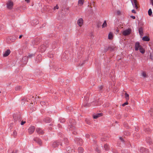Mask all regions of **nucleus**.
I'll return each mask as SVG.
<instances>
[{"mask_svg":"<svg viewBox=\"0 0 153 153\" xmlns=\"http://www.w3.org/2000/svg\"><path fill=\"white\" fill-rule=\"evenodd\" d=\"M4 25H0V30H2L4 29Z\"/></svg>","mask_w":153,"mask_h":153,"instance_id":"3c124183","label":"nucleus"},{"mask_svg":"<svg viewBox=\"0 0 153 153\" xmlns=\"http://www.w3.org/2000/svg\"><path fill=\"white\" fill-rule=\"evenodd\" d=\"M76 124V122L75 120L73 119H70L68 123V127L69 130L73 131L75 128V125Z\"/></svg>","mask_w":153,"mask_h":153,"instance_id":"f257e3e1","label":"nucleus"},{"mask_svg":"<svg viewBox=\"0 0 153 153\" xmlns=\"http://www.w3.org/2000/svg\"><path fill=\"white\" fill-rule=\"evenodd\" d=\"M142 76L144 77H146V74L145 72H143L142 73Z\"/></svg>","mask_w":153,"mask_h":153,"instance_id":"5fc2aeb1","label":"nucleus"},{"mask_svg":"<svg viewBox=\"0 0 153 153\" xmlns=\"http://www.w3.org/2000/svg\"><path fill=\"white\" fill-rule=\"evenodd\" d=\"M130 17L131 18H132L133 19H135V16H130Z\"/></svg>","mask_w":153,"mask_h":153,"instance_id":"69168bd1","label":"nucleus"},{"mask_svg":"<svg viewBox=\"0 0 153 153\" xmlns=\"http://www.w3.org/2000/svg\"><path fill=\"white\" fill-rule=\"evenodd\" d=\"M131 30L130 28H128V29L124 30L122 32L123 34L125 36H127L131 33Z\"/></svg>","mask_w":153,"mask_h":153,"instance_id":"20e7f679","label":"nucleus"},{"mask_svg":"<svg viewBox=\"0 0 153 153\" xmlns=\"http://www.w3.org/2000/svg\"><path fill=\"white\" fill-rule=\"evenodd\" d=\"M123 125L125 127H126V128L128 129L129 128V126L128 125L127 123H126L125 122L124 124Z\"/></svg>","mask_w":153,"mask_h":153,"instance_id":"a19ab883","label":"nucleus"},{"mask_svg":"<svg viewBox=\"0 0 153 153\" xmlns=\"http://www.w3.org/2000/svg\"><path fill=\"white\" fill-rule=\"evenodd\" d=\"M13 136L14 137H16L17 135L16 132V131H14L13 132Z\"/></svg>","mask_w":153,"mask_h":153,"instance_id":"864d4df0","label":"nucleus"},{"mask_svg":"<svg viewBox=\"0 0 153 153\" xmlns=\"http://www.w3.org/2000/svg\"><path fill=\"white\" fill-rule=\"evenodd\" d=\"M71 150V148L69 147H68L67 148V149H66V150L68 151V152H70V151Z\"/></svg>","mask_w":153,"mask_h":153,"instance_id":"6e6d98bb","label":"nucleus"},{"mask_svg":"<svg viewBox=\"0 0 153 153\" xmlns=\"http://www.w3.org/2000/svg\"><path fill=\"white\" fill-rule=\"evenodd\" d=\"M108 51H109L108 47L106 46L104 47V50L102 51V53H105Z\"/></svg>","mask_w":153,"mask_h":153,"instance_id":"f704fd0d","label":"nucleus"},{"mask_svg":"<svg viewBox=\"0 0 153 153\" xmlns=\"http://www.w3.org/2000/svg\"><path fill=\"white\" fill-rule=\"evenodd\" d=\"M22 36H23V35H20L19 36V39H21L22 38Z\"/></svg>","mask_w":153,"mask_h":153,"instance_id":"338daca9","label":"nucleus"},{"mask_svg":"<svg viewBox=\"0 0 153 153\" xmlns=\"http://www.w3.org/2000/svg\"><path fill=\"white\" fill-rule=\"evenodd\" d=\"M37 24H38V22L36 20H34L33 21H32L31 24L33 25H36Z\"/></svg>","mask_w":153,"mask_h":153,"instance_id":"c9c22d12","label":"nucleus"},{"mask_svg":"<svg viewBox=\"0 0 153 153\" xmlns=\"http://www.w3.org/2000/svg\"><path fill=\"white\" fill-rule=\"evenodd\" d=\"M128 102L127 101L126 102L124 103H123L122 105L124 107V106H125L126 105H128Z\"/></svg>","mask_w":153,"mask_h":153,"instance_id":"603ef678","label":"nucleus"},{"mask_svg":"<svg viewBox=\"0 0 153 153\" xmlns=\"http://www.w3.org/2000/svg\"><path fill=\"white\" fill-rule=\"evenodd\" d=\"M83 23V20L82 18H79L77 21V24L80 27L82 26Z\"/></svg>","mask_w":153,"mask_h":153,"instance_id":"f3484780","label":"nucleus"},{"mask_svg":"<svg viewBox=\"0 0 153 153\" xmlns=\"http://www.w3.org/2000/svg\"><path fill=\"white\" fill-rule=\"evenodd\" d=\"M78 150L79 153H82L83 152V149L82 147H79L78 148Z\"/></svg>","mask_w":153,"mask_h":153,"instance_id":"2f4dec72","label":"nucleus"},{"mask_svg":"<svg viewBox=\"0 0 153 153\" xmlns=\"http://www.w3.org/2000/svg\"><path fill=\"white\" fill-rule=\"evenodd\" d=\"M140 151L141 153H148V150L143 147H141L140 149Z\"/></svg>","mask_w":153,"mask_h":153,"instance_id":"4468645a","label":"nucleus"},{"mask_svg":"<svg viewBox=\"0 0 153 153\" xmlns=\"http://www.w3.org/2000/svg\"><path fill=\"white\" fill-rule=\"evenodd\" d=\"M66 109L69 111H72L73 110V108L71 106H67Z\"/></svg>","mask_w":153,"mask_h":153,"instance_id":"c85d7f7f","label":"nucleus"},{"mask_svg":"<svg viewBox=\"0 0 153 153\" xmlns=\"http://www.w3.org/2000/svg\"><path fill=\"white\" fill-rule=\"evenodd\" d=\"M131 12L132 13H136V11L134 9H133V10H132Z\"/></svg>","mask_w":153,"mask_h":153,"instance_id":"0e129e2a","label":"nucleus"},{"mask_svg":"<svg viewBox=\"0 0 153 153\" xmlns=\"http://www.w3.org/2000/svg\"><path fill=\"white\" fill-rule=\"evenodd\" d=\"M139 50L143 54L145 53V50L143 49L142 46L140 47V48Z\"/></svg>","mask_w":153,"mask_h":153,"instance_id":"cd10ccee","label":"nucleus"},{"mask_svg":"<svg viewBox=\"0 0 153 153\" xmlns=\"http://www.w3.org/2000/svg\"><path fill=\"white\" fill-rule=\"evenodd\" d=\"M59 121L60 123H64L65 122V120L64 118H61L59 119Z\"/></svg>","mask_w":153,"mask_h":153,"instance_id":"c03bdc74","label":"nucleus"},{"mask_svg":"<svg viewBox=\"0 0 153 153\" xmlns=\"http://www.w3.org/2000/svg\"><path fill=\"white\" fill-rule=\"evenodd\" d=\"M36 131L37 133L39 134L42 135L44 133V131L40 128H37Z\"/></svg>","mask_w":153,"mask_h":153,"instance_id":"a211bd4d","label":"nucleus"},{"mask_svg":"<svg viewBox=\"0 0 153 153\" xmlns=\"http://www.w3.org/2000/svg\"><path fill=\"white\" fill-rule=\"evenodd\" d=\"M116 13L117 15L120 16L121 15V12L119 10H117Z\"/></svg>","mask_w":153,"mask_h":153,"instance_id":"de8ad7c7","label":"nucleus"},{"mask_svg":"<svg viewBox=\"0 0 153 153\" xmlns=\"http://www.w3.org/2000/svg\"><path fill=\"white\" fill-rule=\"evenodd\" d=\"M60 145L61 146H62V143H61L59 140H56L53 142L52 144V146L53 147L55 148L58 147V146Z\"/></svg>","mask_w":153,"mask_h":153,"instance_id":"7ed1b4c3","label":"nucleus"},{"mask_svg":"<svg viewBox=\"0 0 153 153\" xmlns=\"http://www.w3.org/2000/svg\"><path fill=\"white\" fill-rule=\"evenodd\" d=\"M142 46L140 45V43L138 42H137L135 43V50L136 51H137L139 50L140 47Z\"/></svg>","mask_w":153,"mask_h":153,"instance_id":"ddd939ff","label":"nucleus"},{"mask_svg":"<svg viewBox=\"0 0 153 153\" xmlns=\"http://www.w3.org/2000/svg\"><path fill=\"white\" fill-rule=\"evenodd\" d=\"M33 140L34 141L39 144L40 146L42 145V141L39 138L37 137H35L33 139Z\"/></svg>","mask_w":153,"mask_h":153,"instance_id":"dca6fc26","label":"nucleus"},{"mask_svg":"<svg viewBox=\"0 0 153 153\" xmlns=\"http://www.w3.org/2000/svg\"><path fill=\"white\" fill-rule=\"evenodd\" d=\"M113 38V33L111 32H110L108 35V39H111Z\"/></svg>","mask_w":153,"mask_h":153,"instance_id":"c756f323","label":"nucleus"},{"mask_svg":"<svg viewBox=\"0 0 153 153\" xmlns=\"http://www.w3.org/2000/svg\"><path fill=\"white\" fill-rule=\"evenodd\" d=\"M138 32L140 36H142L143 35V29L142 27H140L139 28Z\"/></svg>","mask_w":153,"mask_h":153,"instance_id":"5701e85b","label":"nucleus"},{"mask_svg":"<svg viewBox=\"0 0 153 153\" xmlns=\"http://www.w3.org/2000/svg\"><path fill=\"white\" fill-rule=\"evenodd\" d=\"M64 141L65 144L67 146L69 144V141L68 138H64Z\"/></svg>","mask_w":153,"mask_h":153,"instance_id":"393cba45","label":"nucleus"},{"mask_svg":"<svg viewBox=\"0 0 153 153\" xmlns=\"http://www.w3.org/2000/svg\"><path fill=\"white\" fill-rule=\"evenodd\" d=\"M84 0H79L78 1V4L80 6L83 4Z\"/></svg>","mask_w":153,"mask_h":153,"instance_id":"473e14b6","label":"nucleus"},{"mask_svg":"<svg viewBox=\"0 0 153 153\" xmlns=\"http://www.w3.org/2000/svg\"><path fill=\"white\" fill-rule=\"evenodd\" d=\"M13 117L14 122L17 123V122H20L22 119V117L20 115L13 114Z\"/></svg>","mask_w":153,"mask_h":153,"instance_id":"f03ea898","label":"nucleus"},{"mask_svg":"<svg viewBox=\"0 0 153 153\" xmlns=\"http://www.w3.org/2000/svg\"><path fill=\"white\" fill-rule=\"evenodd\" d=\"M10 50L9 49L7 50L6 51H5V53L3 54V56L4 57L7 56L10 54Z\"/></svg>","mask_w":153,"mask_h":153,"instance_id":"aec40b11","label":"nucleus"},{"mask_svg":"<svg viewBox=\"0 0 153 153\" xmlns=\"http://www.w3.org/2000/svg\"><path fill=\"white\" fill-rule=\"evenodd\" d=\"M48 46L47 45H45L44 44L41 45L40 47L38 48L40 50V51L42 52L45 51L46 48L47 47H48Z\"/></svg>","mask_w":153,"mask_h":153,"instance_id":"423d86ee","label":"nucleus"},{"mask_svg":"<svg viewBox=\"0 0 153 153\" xmlns=\"http://www.w3.org/2000/svg\"><path fill=\"white\" fill-rule=\"evenodd\" d=\"M16 37L15 36H10L7 39V42L9 43L11 42H14L16 39Z\"/></svg>","mask_w":153,"mask_h":153,"instance_id":"1a4fd4ad","label":"nucleus"},{"mask_svg":"<svg viewBox=\"0 0 153 153\" xmlns=\"http://www.w3.org/2000/svg\"><path fill=\"white\" fill-rule=\"evenodd\" d=\"M103 85H100L98 86V90L100 92H102L103 91Z\"/></svg>","mask_w":153,"mask_h":153,"instance_id":"412c9836","label":"nucleus"},{"mask_svg":"<svg viewBox=\"0 0 153 153\" xmlns=\"http://www.w3.org/2000/svg\"><path fill=\"white\" fill-rule=\"evenodd\" d=\"M150 59L153 60V53H150Z\"/></svg>","mask_w":153,"mask_h":153,"instance_id":"49530a36","label":"nucleus"},{"mask_svg":"<svg viewBox=\"0 0 153 153\" xmlns=\"http://www.w3.org/2000/svg\"><path fill=\"white\" fill-rule=\"evenodd\" d=\"M142 40L144 41H148L150 40V38L147 36H145L142 38Z\"/></svg>","mask_w":153,"mask_h":153,"instance_id":"b1692460","label":"nucleus"},{"mask_svg":"<svg viewBox=\"0 0 153 153\" xmlns=\"http://www.w3.org/2000/svg\"><path fill=\"white\" fill-rule=\"evenodd\" d=\"M120 140L122 142H124V140H123V138L122 137H120Z\"/></svg>","mask_w":153,"mask_h":153,"instance_id":"680f3d73","label":"nucleus"},{"mask_svg":"<svg viewBox=\"0 0 153 153\" xmlns=\"http://www.w3.org/2000/svg\"><path fill=\"white\" fill-rule=\"evenodd\" d=\"M150 3L153 6V0H150Z\"/></svg>","mask_w":153,"mask_h":153,"instance_id":"052dcab7","label":"nucleus"},{"mask_svg":"<svg viewBox=\"0 0 153 153\" xmlns=\"http://www.w3.org/2000/svg\"><path fill=\"white\" fill-rule=\"evenodd\" d=\"M40 42V39L39 38H36L33 40H32V43L33 45H37L39 44Z\"/></svg>","mask_w":153,"mask_h":153,"instance_id":"6e6552de","label":"nucleus"},{"mask_svg":"<svg viewBox=\"0 0 153 153\" xmlns=\"http://www.w3.org/2000/svg\"><path fill=\"white\" fill-rule=\"evenodd\" d=\"M28 60V58L27 56H25L22 58V59L21 60V61L23 64H27Z\"/></svg>","mask_w":153,"mask_h":153,"instance_id":"9d476101","label":"nucleus"},{"mask_svg":"<svg viewBox=\"0 0 153 153\" xmlns=\"http://www.w3.org/2000/svg\"><path fill=\"white\" fill-rule=\"evenodd\" d=\"M74 141L76 143L80 146H81L83 143V140L81 138L76 137L74 139Z\"/></svg>","mask_w":153,"mask_h":153,"instance_id":"39448f33","label":"nucleus"},{"mask_svg":"<svg viewBox=\"0 0 153 153\" xmlns=\"http://www.w3.org/2000/svg\"><path fill=\"white\" fill-rule=\"evenodd\" d=\"M131 1L132 5L133 6H134L135 7L136 9H138L139 7L137 6V1L136 0H133V1L131 0Z\"/></svg>","mask_w":153,"mask_h":153,"instance_id":"2eb2a0df","label":"nucleus"},{"mask_svg":"<svg viewBox=\"0 0 153 153\" xmlns=\"http://www.w3.org/2000/svg\"><path fill=\"white\" fill-rule=\"evenodd\" d=\"M18 152V150H15L13 151L11 153H17Z\"/></svg>","mask_w":153,"mask_h":153,"instance_id":"bf43d9fd","label":"nucleus"},{"mask_svg":"<svg viewBox=\"0 0 153 153\" xmlns=\"http://www.w3.org/2000/svg\"><path fill=\"white\" fill-rule=\"evenodd\" d=\"M108 49L110 51H112L114 49V47L113 46H108Z\"/></svg>","mask_w":153,"mask_h":153,"instance_id":"e433bc0d","label":"nucleus"},{"mask_svg":"<svg viewBox=\"0 0 153 153\" xmlns=\"http://www.w3.org/2000/svg\"><path fill=\"white\" fill-rule=\"evenodd\" d=\"M90 135L89 134H87L85 135V137L87 138H89Z\"/></svg>","mask_w":153,"mask_h":153,"instance_id":"4d7b16f0","label":"nucleus"},{"mask_svg":"<svg viewBox=\"0 0 153 153\" xmlns=\"http://www.w3.org/2000/svg\"><path fill=\"white\" fill-rule=\"evenodd\" d=\"M42 56L41 54H39L36 57L35 59V62L36 63H40L42 60Z\"/></svg>","mask_w":153,"mask_h":153,"instance_id":"0eeeda50","label":"nucleus"},{"mask_svg":"<svg viewBox=\"0 0 153 153\" xmlns=\"http://www.w3.org/2000/svg\"><path fill=\"white\" fill-rule=\"evenodd\" d=\"M25 123H26V122L25 121H22L21 122V124L22 125H23Z\"/></svg>","mask_w":153,"mask_h":153,"instance_id":"13d9d810","label":"nucleus"},{"mask_svg":"<svg viewBox=\"0 0 153 153\" xmlns=\"http://www.w3.org/2000/svg\"><path fill=\"white\" fill-rule=\"evenodd\" d=\"M125 96L126 99L127 100H128L129 99V95L126 93L125 94Z\"/></svg>","mask_w":153,"mask_h":153,"instance_id":"a18cd8bd","label":"nucleus"},{"mask_svg":"<svg viewBox=\"0 0 153 153\" xmlns=\"http://www.w3.org/2000/svg\"><path fill=\"white\" fill-rule=\"evenodd\" d=\"M7 7L8 9H11L13 6V3L10 1H9L7 4Z\"/></svg>","mask_w":153,"mask_h":153,"instance_id":"9b49d317","label":"nucleus"},{"mask_svg":"<svg viewBox=\"0 0 153 153\" xmlns=\"http://www.w3.org/2000/svg\"><path fill=\"white\" fill-rule=\"evenodd\" d=\"M21 88H22V87L21 86H16L15 87V89L16 91H18L20 90L21 89Z\"/></svg>","mask_w":153,"mask_h":153,"instance_id":"4c0bfd02","label":"nucleus"},{"mask_svg":"<svg viewBox=\"0 0 153 153\" xmlns=\"http://www.w3.org/2000/svg\"><path fill=\"white\" fill-rule=\"evenodd\" d=\"M83 105L84 107H86L88 106V104H84Z\"/></svg>","mask_w":153,"mask_h":153,"instance_id":"774afa93","label":"nucleus"},{"mask_svg":"<svg viewBox=\"0 0 153 153\" xmlns=\"http://www.w3.org/2000/svg\"><path fill=\"white\" fill-rule=\"evenodd\" d=\"M35 128L34 126H32L30 127L28 129V132L30 134L33 133L34 131Z\"/></svg>","mask_w":153,"mask_h":153,"instance_id":"f8f14e48","label":"nucleus"},{"mask_svg":"<svg viewBox=\"0 0 153 153\" xmlns=\"http://www.w3.org/2000/svg\"><path fill=\"white\" fill-rule=\"evenodd\" d=\"M51 119L49 117H46L43 119V121L47 123H50L51 121Z\"/></svg>","mask_w":153,"mask_h":153,"instance_id":"4be33fe9","label":"nucleus"},{"mask_svg":"<svg viewBox=\"0 0 153 153\" xmlns=\"http://www.w3.org/2000/svg\"><path fill=\"white\" fill-rule=\"evenodd\" d=\"M104 147L105 150L108 151L109 150V146L107 144L104 145Z\"/></svg>","mask_w":153,"mask_h":153,"instance_id":"a878e982","label":"nucleus"},{"mask_svg":"<svg viewBox=\"0 0 153 153\" xmlns=\"http://www.w3.org/2000/svg\"><path fill=\"white\" fill-rule=\"evenodd\" d=\"M103 114L102 113H97L93 115V118L94 119H97V118L100 117Z\"/></svg>","mask_w":153,"mask_h":153,"instance_id":"6ab92c4d","label":"nucleus"},{"mask_svg":"<svg viewBox=\"0 0 153 153\" xmlns=\"http://www.w3.org/2000/svg\"><path fill=\"white\" fill-rule=\"evenodd\" d=\"M107 23L105 20L102 25V28H103L107 26Z\"/></svg>","mask_w":153,"mask_h":153,"instance_id":"58836bf2","label":"nucleus"},{"mask_svg":"<svg viewBox=\"0 0 153 153\" xmlns=\"http://www.w3.org/2000/svg\"><path fill=\"white\" fill-rule=\"evenodd\" d=\"M35 56V53H31V54L30 53H29L28 54V56H27L28 58H31L33 57H34Z\"/></svg>","mask_w":153,"mask_h":153,"instance_id":"7c9ffc66","label":"nucleus"},{"mask_svg":"<svg viewBox=\"0 0 153 153\" xmlns=\"http://www.w3.org/2000/svg\"><path fill=\"white\" fill-rule=\"evenodd\" d=\"M148 14L149 15V16H151L152 14V10L151 8H150L148 11Z\"/></svg>","mask_w":153,"mask_h":153,"instance_id":"ea45409f","label":"nucleus"},{"mask_svg":"<svg viewBox=\"0 0 153 153\" xmlns=\"http://www.w3.org/2000/svg\"><path fill=\"white\" fill-rule=\"evenodd\" d=\"M89 96V93H88L86 95L85 97V100H86V102H87L88 101Z\"/></svg>","mask_w":153,"mask_h":153,"instance_id":"72a5a7b5","label":"nucleus"},{"mask_svg":"<svg viewBox=\"0 0 153 153\" xmlns=\"http://www.w3.org/2000/svg\"><path fill=\"white\" fill-rule=\"evenodd\" d=\"M95 151H97L98 153H100V150L99 149V148L98 147H96L95 148Z\"/></svg>","mask_w":153,"mask_h":153,"instance_id":"8fccbe9b","label":"nucleus"},{"mask_svg":"<svg viewBox=\"0 0 153 153\" xmlns=\"http://www.w3.org/2000/svg\"><path fill=\"white\" fill-rule=\"evenodd\" d=\"M59 6H58V5H56L55 7H54V9H59Z\"/></svg>","mask_w":153,"mask_h":153,"instance_id":"e2e57ef3","label":"nucleus"},{"mask_svg":"<svg viewBox=\"0 0 153 153\" xmlns=\"http://www.w3.org/2000/svg\"><path fill=\"white\" fill-rule=\"evenodd\" d=\"M48 104V102H45L44 101H41L40 102V104L42 106H44L45 105H47Z\"/></svg>","mask_w":153,"mask_h":153,"instance_id":"bb28decb","label":"nucleus"},{"mask_svg":"<svg viewBox=\"0 0 153 153\" xmlns=\"http://www.w3.org/2000/svg\"><path fill=\"white\" fill-rule=\"evenodd\" d=\"M102 23L100 22H97V27L98 28L100 27Z\"/></svg>","mask_w":153,"mask_h":153,"instance_id":"37998d69","label":"nucleus"},{"mask_svg":"<svg viewBox=\"0 0 153 153\" xmlns=\"http://www.w3.org/2000/svg\"><path fill=\"white\" fill-rule=\"evenodd\" d=\"M72 131V134L74 135H76L77 134V132L75 130V129L73 131Z\"/></svg>","mask_w":153,"mask_h":153,"instance_id":"09e8293b","label":"nucleus"},{"mask_svg":"<svg viewBox=\"0 0 153 153\" xmlns=\"http://www.w3.org/2000/svg\"><path fill=\"white\" fill-rule=\"evenodd\" d=\"M139 135L137 133H135L134 134L133 136L135 137V138H138L139 137Z\"/></svg>","mask_w":153,"mask_h":153,"instance_id":"79ce46f5","label":"nucleus"}]
</instances>
